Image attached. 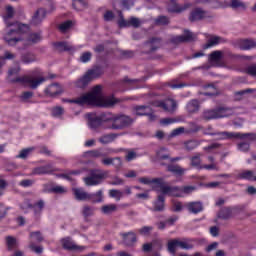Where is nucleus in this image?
<instances>
[{
    "label": "nucleus",
    "instance_id": "58",
    "mask_svg": "<svg viewBox=\"0 0 256 256\" xmlns=\"http://www.w3.org/2000/svg\"><path fill=\"white\" fill-rule=\"evenodd\" d=\"M210 9H223L225 7V4L219 0H210L209 4Z\"/></svg>",
    "mask_w": 256,
    "mask_h": 256
},
{
    "label": "nucleus",
    "instance_id": "3",
    "mask_svg": "<svg viewBox=\"0 0 256 256\" xmlns=\"http://www.w3.org/2000/svg\"><path fill=\"white\" fill-rule=\"evenodd\" d=\"M103 120L106 121V129H111L112 131H121L133 123L131 117L123 114H113L111 112H106Z\"/></svg>",
    "mask_w": 256,
    "mask_h": 256
},
{
    "label": "nucleus",
    "instance_id": "19",
    "mask_svg": "<svg viewBox=\"0 0 256 256\" xmlns=\"http://www.w3.org/2000/svg\"><path fill=\"white\" fill-rule=\"evenodd\" d=\"M139 183H142V185H151V183L154 184L153 190L158 191L161 187V183L163 181V178H154V179H149L147 177H141L138 179Z\"/></svg>",
    "mask_w": 256,
    "mask_h": 256
},
{
    "label": "nucleus",
    "instance_id": "55",
    "mask_svg": "<svg viewBox=\"0 0 256 256\" xmlns=\"http://www.w3.org/2000/svg\"><path fill=\"white\" fill-rule=\"evenodd\" d=\"M6 245H7L9 251L13 250V247H15V245H17V239L13 236H7L6 237Z\"/></svg>",
    "mask_w": 256,
    "mask_h": 256
},
{
    "label": "nucleus",
    "instance_id": "25",
    "mask_svg": "<svg viewBox=\"0 0 256 256\" xmlns=\"http://www.w3.org/2000/svg\"><path fill=\"white\" fill-rule=\"evenodd\" d=\"M239 47L242 51H249L255 49L256 41L255 39H242L239 42Z\"/></svg>",
    "mask_w": 256,
    "mask_h": 256
},
{
    "label": "nucleus",
    "instance_id": "39",
    "mask_svg": "<svg viewBox=\"0 0 256 256\" xmlns=\"http://www.w3.org/2000/svg\"><path fill=\"white\" fill-rule=\"evenodd\" d=\"M236 139H248V141H256V133H241L236 132Z\"/></svg>",
    "mask_w": 256,
    "mask_h": 256
},
{
    "label": "nucleus",
    "instance_id": "44",
    "mask_svg": "<svg viewBox=\"0 0 256 256\" xmlns=\"http://www.w3.org/2000/svg\"><path fill=\"white\" fill-rule=\"evenodd\" d=\"M19 207L23 213H29V209H32L33 203H31L30 199H24V201L19 204Z\"/></svg>",
    "mask_w": 256,
    "mask_h": 256
},
{
    "label": "nucleus",
    "instance_id": "61",
    "mask_svg": "<svg viewBox=\"0 0 256 256\" xmlns=\"http://www.w3.org/2000/svg\"><path fill=\"white\" fill-rule=\"evenodd\" d=\"M113 161H117L118 165H121V158L115 157V158H104L102 159L103 165H113Z\"/></svg>",
    "mask_w": 256,
    "mask_h": 256
},
{
    "label": "nucleus",
    "instance_id": "48",
    "mask_svg": "<svg viewBox=\"0 0 256 256\" xmlns=\"http://www.w3.org/2000/svg\"><path fill=\"white\" fill-rule=\"evenodd\" d=\"M48 193H55L56 195H63V193H67V190L63 186H53L47 191Z\"/></svg>",
    "mask_w": 256,
    "mask_h": 256
},
{
    "label": "nucleus",
    "instance_id": "20",
    "mask_svg": "<svg viewBox=\"0 0 256 256\" xmlns=\"http://www.w3.org/2000/svg\"><path fill=\"white\" fill-rule=\"evenodd\" d=\"M145 47H148L149 50L145 53H155L159 47H161V38L152 37L149 41L145 43Z\"/></svg>",
    "mask_w": 256,
    "mask_h": 256
},
{
    "label": "nucleus",
    "instance_id": "8",
    "mask_svg": "<svg viewBox=\"0 0 256 256\" xmlns=\"http://www.w3.org/2000/svg\"><path fill=\"white\" fill-rule=\"evenodd\" d=\"M160 189L162 195H169L170 197H183V191H181V187L166 185L163 179L160 184Z\"/></svg>",
    "mask_w": 256,
    "mask_h": 256
},
{
    "label": "nucleus",
    "instance_id": "11",
    "mask_svg": "<svg viewBox=\"0 0 256 256\" xmlns=\"http://www.w3.org/2000/svg\"><path fill=\"white\" fill-rule=\"evenodd\" d=\"M154 106L160 107V109H163L167 113H173L177 109V102L174 99L160 100L154 102Z\"/></svg>",
    "mask_w": 256,
    "mask_h": 256
},
{
    "label": "nucleus",
    "instance_id": "16",
    "mask_svg": "<svg viewBox=\"0 0 256 256\" xmlns=\"http://www.w3.org/2000/svg\"><path fill=\"white\" fill-rule=\"evenodd\" d=\"M106 153L101 152V149L89 150L84 153L86 159H99L100 157H107L110 153H113V149L107 148Z\"/></svg>",
    "mask_w": 256,
    "mask_h": 256
},
{
    "label": "nucleus",
    "instance_id": "14",
    "mask_svg": "<svg viewBox=\"0 0 256 256\" xmlns=\"http://www.w3.org/2000/svg\"><path fill=\"white\" fill-rule=\"evenodd\" d=\"M105 115H107V112H104L99 116H90L88 118V125L90 129H99L103 123H107V121L103 119Z\"/></svg>",
    "mask_w": 256,
    "mask_h": 256
},
{
    "label": "nucleus",
    "instance_id": "33",
    "mask_svg": "<svg viewBox=\"0 0 256 256\" xmlns=\"http://www.w3.org/2000/svg\"><path fill=\"white\" fill-rule=\"evenodd\" d=\"M134 112L138 117H145V115H149V111H151V106L140 105L134 106Z\"/></svg>",
    "mask_w": 256,
    "mask_h": 256
},
{
    "label": "nucleus",
    "instance_id": "12",
    "mask_svg": "<svg viewBox=\"0 0 256 256\" xmlns=\"http://www.w3.org/2000/svg\"><path fill=\"white\" fill-rule=\"evenodd\" d=\"M45 17H47V10H45V8H39L32 16L30 25H32V27H39V25L43 23Z\"/></svg>",
    "mask_w": 256,
    "mask_h": 256
},
{
    "label": "nucleus",
    "instance_id": "62",
    "mask_svg": "<svg viewBox=\"0 0 256 256\" xmlns=\"http://www.w3.org/2000/svg\"><path fill=\"white\" fill-rule=\"evenodd\" d=\"M103 19H104V21L109 23V22L113 21V19H115V13H113V11H111V10H108L104 13Z\"/></svg>",
    "mask_w": 256,
    "mask_h": 256
},
{
    "label": "nucleus",
    "instance_id": "1",
    "mask_svg": "<svg viewBox=\"0 0 256 256\" xmlns=\"http://www.w3.org/2000/svg\"><path fill=\"white\" fill-rule=\"evenodd\" d=\"M103 87L96 85L90 93L84 94L76 99L63 100L64 103H75L76 105H95L96 107H113L119 101L113 97H103Z\"/></svg>",
    "mask_w": 256,
    "mask_h": 256
},
{
    "label": "nucleus",
    "instance_id": "22",
    "mask_svg": "<svg viewBox=\"0 0 256 256\" xmlns=\"http://www.w3.org/2000/svg\"><path fill=\"white\" fill-rule=\"evenodd\" d=\"M191 7L190 3H186L183 6L172 2V5L168 6L167 11L168 13H183V11H187Z\"/></svg>",
    "mask_w": 256,
    "mask_h": 256
},
{
    "label": "nucleus",
    "instance_id": "40",
    "mask_svg": "<svg viewBox=\"0 0 256 256\" xmlns=\"http://www.w3.org/2000/svg\"><path fill=\"white\" fill-rule=\"evenodd\" d=\"M228 7H231V9H242L243 11L247 9V5L241 0H230Z\"/></svg>",
    "mask_w": 256,
    "mask_h": 256
},
{
    "label": "nucleus",
    "instance_id": "43",
    "mask_svg": "<svg viewBox=\"0 0 256 256\" xmlns=\"http://www.w3.org/2000/svg\"><path fill=\"white\" fill-rule=\"evenodd\" d=\"M42 39L43 36L41 35V32L30 33L28 36V42L33 44L41 42Z\"/></svg>",
    "mask_w": 256,
    "mask_h": 256
},
{
    "label": "nucleus",
    "instance_id": "42",
    "mask_svg": "<svg viewBox=\"0 0 256 256\" xmlns=\"http://www.w3.org/2000/svg\"><path fill=\"white\" fill-rule=\"evenodd\" d=\"M188 113H197L199 111V100H191L187 104Z\"/></svg>",
    "mask_w": 256,
    "mask_h": 256
},
{
    "label": "nucleus",
    "instance_id": "15",
    "mask_svg": "<svg viewBox=\"0 0 256 256\" xmlns=\"http://www.w3.org/2000/svg\"><path fill=\"white\" fill-rule=\"evenodd\" d=\"M61 243H62L63 249H65L66 251H85V249H87V247L85 246H77V244L71 241V238L69 237L63 238L61 240Z\"/></svg>",
    "mask_w": 256,
    "mask_h": 256
},
{
    "label": "nucleus",
    "instance_id": "53",
    "mask_svg": "<svg viewBox=\"0 0 256 256\" xmlns=\"http://www.w3.org/2000/svg\"><path fill=\"white\" fill-rule=\"evenodd\" d=\"M171 211L173 213H181L183 211V204L179 201H172Z\"/></svg>",
    "mask_w": 256,
    "mask_h": 256
},
{
    "label": "nucleus",
    "instance_id": "17",
    "mask_svg": "<svg viewBox=\"0 0 256 256\" xmlns=\"http://www.w3.org/2000/svg\"><path fill=\"white\" fill-rule=\"evenodd\" d=\"M47 97H57L63 93V88L59 83L50 84L45 90Z\"/></svg>",
    "mask_w": 256,
    "mask_h": 256
},
{
    "label": "nucleus",
    "instance_id": "47",
    "mask_svg": "<svg viewBox=\"0 0 256 256\" xmlns=\"http://www.w3.org/2000/svg\"><path fill=\"white\" fill-rule=\"evenodd\" d=\"M191 165L192 167H196V169H203L201 168L203 166L201 165V155L199 153L191 158Z\"/></svg>",
    "mask_w": 256,
    "mask_h": 256
},
{
    "label": "nucleus",
    "instance_id": "50",
    "mask_svg": "<svg viewBox=\"0 0 256 256\" xmlns=\"http://www.w3.org/2000/svg\"><path fill=\"white\" fill-rule=\"evenodd\" d=\"M153 229H154L153 226H143L142 228L138 229V233L143 237H149Z\"/></svg>",
    "mask_w": 256,
    "mask_h": 256
},
{
    "label": "nucleus",
    "instance_id": "35",
    "mask_svg": "<svg viewBox=\"0 0 256 256\" xmlns=\"http://www.w3.org/2000/svg\"><path fill=\"white\" fill-rule=\"evenodd\" d=\"M88 201L91 203H103V190L88 194Z\"/></svg>",
    "mask_w": 256,
    "mask_h": 256
},
{
    "label": "nucleus",
    "instance_id": "60",
    "mask_svg": "<svg viewBox=\"0 0 256 256\" xmlns=\"http://www.w3.org/2000/svg\"><path fill=\"white\" fill-rule=\"evenodd\" d=\"M52 117H61L65 113V109L61 106H56L52 109Z\"/></svg>",
    "mask_w": 256,
    "mask_h": 256
},
{
    "label": "nucleus",
    "instance_id": "45",
    "mask_svg": "<svg viewBox=\"0 0 256 256\" xmlns=\"http://www.w3.org/2000/svg\"><path fill=\"white\" fill-rule=\"evenodd\" d=\"M82 215L85 219H87L88 217H93V215H95V208L85 205L82 209Z\"/></svg>",
    "mask_w": 256,
    "mask_h": 256
},
{
    "label": "nucleus",
    "instance_id": "5",
    "mask_svg": "<svg viewBox=\"0 0 256 256\" xmlns=\"http://www.w3.org/2000/svg\"><path fill=\"white\" fill-rule=\"evenodd\" d=\"M109 177V171L103 169H90L89 175L83 179L87 187H96L101 185Z\"/></svg>",
    "mask_w": 256,
    "mask_h": 256
},
{
    "label": "nucleus",
    "instance_id": "49",
    "mask_svg": "<svg viewBox=\"0 0 256 256\" xmlns=\"http://www.w3.org/2000/svg\"><path fill=\"white\" fill-rule=\"evenodd\" d=\"M165 151H167V148H161L157 153H156V157L159 161H165V160H169V153H165Z\"/></svg>",
    "mask_w": 256,
    "mask_h": 256
},
{
    "label": "nucleus",
    "instance_id": "9",
    "mask_svg": "<svg viewBox=\"0 0 256 256\" xmlns=\"http://www.w3.org/2000/svg\"><path fill=\"white\" fill-rule=\"evenodd\" d=\"M45 81V78L33 79L30 77H17L10 79V83H26L30 89H37L41 83Z\"/></svg>",
    "mask_w": 256,
    "mask_h": 256
},
{
    "label": "nucleus",
    "instance_id": "46",
    "mask_svg": "<svg viewBox=\"0 0 256 256\" xmlns=\"http://www.w3.org/2000/svg\"><path fill=\"white\" fill-rule=\"evenodd\" d=\"M73 9L76 11H83L87 7V2L83 0H73L72 2Z\"/></svg>",
    "mask_w": 256,
    "mask_h": 256
},
{
    "label": "nucleus",
    "instance_id": "59",
    "mask_svg": "<svg viewBox=\"0 0 256 256\" xmlns=\"http://www.w3.org/2000/svg\"><path fill=\"white\" fill-rule=\"evenodd\" d=\"M119 17L120 19L118 20V26L120 27V29L129 27V20H125V18L123 17V12H119Z\"/></svg>",
    "mask_w": 256,
    "mask_h": 256
},
{
    "label": "nucleus",
    "instance_id": "36",
    "mask_svg": "<svg viewBox=\"0 0 256 256\" xmlns=\"http://www.w3.org/2000/svg\"><path fill=\"white\" fill-rule=\"evenodd\" d=\"M223 59V51L221 50H215L208 56V61L210 63H220V61Z\"/></svg>",
    "mask_w": 256,
    "mask_h": 256
},
{
    "label": "nucleus",
    "instance_id": "64",
    "mask_svg": "<svg viewBox=\"0 0 256 256\" xmlns=\"http://www.w3.org/2000/svg\"><path fill=\"white\" fill-rule=\"evenodd\" d=\"M247 75H250L251 77H256V65H250L246 68Z\"/></svg>",
    "mask_w": 256,
    "mask_h": 256
},
{
    "label": "nucleus",
    "instance_id": "27",
    "mask_svg": "<svg viewBox=\"0 0 256 256\" xmlns=\"http://www.w3.org/2000/svg\"><path fill=\"white\" fill-rule=\"evenodd\" d=\"M49 173H53V166L51 164L36 167L32 171V175H49Z\"/></svg>",
    "mask_w": 256,
    "mask_h": 256
},
{
    "label": "nucleus",
    "instance_id": "21",
    "mask_svg": "<svg viewBox=\"0 0 256 256\" xmlns=\"http://www.w3.org/2000/svg\"><path fill=\"white\" fill-rule=\"evenodd\" d=\"M212 137H217L216 141H225L227 139H237V132H213Z\"/></svg>",
    "mask_w": 256,
    "mask_h": 256
},
{
    "label": "nucleus",
    "instance_id": "54",
    "mask_svg": "<svg viewBox=\"0 0 256 256\" xmlns=\"http://www.w3.org/2000/svg\"><path fill=\"white\" fill-rule=\"evenodd\" d=\"M73 27V21L67 20L60 24L59 29L62 33H65L66 31H69Z\"/></svg>",
    "mask_w": 256,
    "mask_h": 256
},
{
    "label": "nucleus",
    "instance_id": "51",
    "mask_svg": "<svg viewBox=\"0 0 256 256\" xmlns=\"http://www.w3.org/2000/svg\"><path fill=\"white\" fill-rule=\"evenodd\" d=\"M184 147L187 151H193V149L199 147V142H197V140H189L184 143Z\"/></svg>",
    "mask_w": 256,
    "mask_h": 256
},
{
    "label": "nucleus",
    "instance_id": "41",
    "mask_svg": "<svg viewBox=\"0 0 256 256\" xmlns=\"http://www.w3.org/2000/svg\"><path fill=\"white\" fill-rule=\"evenodd\" d=\"M54 47L60 53H63V51H71L73 49L67 42H56L54 43Z\"/></svg>",
    "mask_w": 256,
    "mask_h": 256
},
{
    "label": "nucleus",
    "instance_id": "26",
    "mask_svg": "<svg viewBox=\"0 0 256 256\" xmlns=\"http://www.w3.org/2000/svg\"><path fill=\"white\" fill-rule=\"evenodd\" d=\"M43 209H45V200L43 199H40L32 204V210L35 217H41Z\"/></svg>",
    "mask_w": 256,
    "mask_h": 256
},
{
    "label": "nucleus",
    "instance_id": "37",
    "mask_svg": "<svg viewBox=\"0 0 256 256\" xmlns=\"http://www.w3.org/2000/svg\"><path fill=\"white\" fill-rule=\"evenodd\" d=\"M21 61L22 63H25V65H29L30 63H35V61H37V56L31 52H27L22 54Z\"/></svg>",
    "mask_w": 256,
    "mask_h": 256
},
{
    "label": "nucleus",
    "instance_id": "18",
    "mask_svg": "<svg viewBox=\"0 0 256 256\" xmlns=\"http://www.w3.org/2000/svg\"><path fill=\"white\" fill-rule=\"evenodd\" d=\"M126 247H133L137 243V234L135 232H125L120 234Z\"/></svg>",
    "mask_w": 256,
    "mask_h": 256
},
{
    "label": "nucleus",
    "instance_id": "32",
    "mask_svg": "<svg viewBox=\"0 0 256 256\" xmlns=\"http://www.w3.org/2000/svg\"><path fill=\"white\" fill-rule=\"evenodd\" d=\"M237 179L255 181V172H253V170H243L237 175Z\"/></svg>",
    "mask_w": 256,
    "mask_h": 256
},
{
    "label": "nucleus",
    "instance_id": "63",
    "mask_svg": "<svg viewBox=\"0 0 256 256\" xmlns=\"http://www.w3.org/2000/svg\"><path fill=\"white\" fill-rule=\"evenodd\" d=\"M189 126H190V133H199V131H201V129H203V126L198 125L195 122H190Z\"/></svg>",
    "mask_w": 256,
    "mask_h": 256
},
{
    "label": "nucleus",
    "instance_id": "6",
    "mask_svg": "<svg viewBox=\"0 0 256 256\" xmlns=\"http://www.w3.org/2000/svg\"><path fill=\"white\" fill-rule=\"evenodd\" d=\"M231 115H233V109L230 107L218 106L214 109L204 110L202 113V119H204V121H211L213 119L231 117Z\"/></svg>",
    "mask_w": 256,
    "mask_h": 256
},
{
    "label": "nucleus",
    "instance_id": "2",
    "mask_svg": "<svg viewBox=\"0 0 256 256\" xmlns=\"http://www.w3.org/2000/svg\"><path fill=\"white\" fill-rule=\"evenodd\" d=\"M6 11V15L4 16L6 33L4 34L3 39L10 45V47H15L19 41H23V38L19 35L27 33V31H29V26L19 22H9V19H12L13 17V8L8 6Z\"/></svg>",
    "mask_w": 256,
    "mask_h": 256
},
{
    "label": "nucleus",
    "instance_id": "34",
    "mask_svg": "<svg viewBox=\"0 0 256 256\" xmlns=\"http://www.w3.org/2000/svg\"><path fill=\"white\" fill-rule=\"evenodd\" d=\"M119 137V134L111 133V134H105L101 136L98 141L102 145H108V143H113Z\"/></svg>",
    "mask_w": 256,
    "mask_h": 256
},
{
    "label": "nucleus",
    "instance_id": "52",
    "mask_svg": "<svg viewBox=\"0 0 256 256\" xmlns=\"http://www.w3.org/2000/svg\"><path fill=\"white\" fill-rule=\"evenodd\" d=\"M109 197H111L112 199H116V201H121L123 193L121 192V190L112 189L109 190Z\"/></svg>",
    "mask_w": 256,
    "mask_h": 256
},
{
    "label": "nucleus",
    "instance_id": "10",
    "mask_svg": "<svg viewBox=\"0 0 256 256\" xmlns=\"http://www.w3.org/2000/svg\"><path fill=\"white\" fill-rule=\"evenodd\" d=\"M209 17V12L206 10H203L201 7L194 8L188 17L189 21L191 23H195L197 21H203V19H208Z\"/></svg>",
    "mask_w": 256,
    "mask_h": 256
},
{
    "label": "nucleus",
    "instance_id": "29",
    "mask_svg": "<svg viewBox=\"0 0 256 256\" xmlns=\"http://www.w3.org/2000/svg\"><path fill=\"white\" fill-rule=\"evenodd\" d=\"M167 171H169V173H173V175H175L176 177H181L185 175V168H182L181 166L175 164H169L167 166Z\"/></svg>",
    "mask_w": 256,
    "mask_h": 256
},
{
    "label": "nucleus",
    "instance_id": "7",
    "mask_svg": "<svg viewBox=\"0 0 256 256\" xmlns=\"http://www.w3.org/2000/svg\"><path fill=\"white\" fill-rule=\"evenodd\" d=\"M193 247H195V244H193V239L189 238H184L183 240L172 239L168 242V251L172 255L177 253V248L190 251V249H193Z\"/></svg>",
    "mask_w": 256,
    "mask_h": 256
},
{
    "label": "nucleus",
    "instance_id": "4",
    "mask_svg": "<svg viewBox=\"0 0 256 256\" xmlns=\"http://www.w3.org/2000/svg\"><path fill=\"white\" fill-rule=\"evenodd\" d=\"M103 73L104 71L101 66H95L89 69L81 78H79L75 82V85L78 89H85L89 86V83H91L93 79H99Z\"/></svg>",
    "mask_w": 256,
    "mask_h": 256
},
{
    "label": "nucleus",
    "instance_id": "24",
    "mask_svg": "<svg viewBox=\"0 0 256 256\" xmlns=\"http://www.w3.org/2000/svg\"><path fill=\"white\" fill-rule=\"evenodd\" d=\"M218 219H222L223 221H227L233 217V208L231 207H222L220 211L217 213Z\"/></svg>",
    "mask_w": 256,
    "mask_h": 256
},
{
    "label": "nucleus",
    "instance_id": "56",
    "mask_svg": "<svg viewBox=\"0 0 256 256\" xmlns=\"http://www.w3.org/2000/svg\"><path fill=\"white\" fill-rule=\"evenodd\" d=\"M237 149L242 151V153H247L251 149V144L249 142H240L237 144Z\"/></svg>",
    "mask_w": 256,
    "mask_h": 256
},
{
    "label": "nucleus",
    "instance_id": "23",
    "mask_svg": "<svg viewBox=\"0 0 256 256\" xmlns=\"http://www.w3.org/2000/svg\"><path fill=\"white\" fill-rule=\"evenodd\" d=\"M223 43H227V39L221 36H212L205 44L204 49H210V47H215L217 45H221Z\"/></svg>",
    "mask_w": 256,
    "mask_h": 256
},
{
    "label": "nucleus",
    "instance_id": "38",
    "mask_svg": "<svg viewBox=\"0 0 256 256\" xmlns=\"http://www.w3.org/2000/svg\"><path fill=\"white\" fill-rule=\"evenodd\" d=\"M117 211V204H107L101 207V213L103 215H111Z\"/></svg>",
    "mask_w": 256,
    "mask_h": 256
},
{
    "label": "nucleus",
    "instance_id": "28",
    "mask_svg": "<svg viewBox=\"0 0 256 256\" xmlns=\"http://www.w3.org/2000/svg\"><path fill=\"white\" fill-rule=\"evenodd\" d=\"M74 197L77 201H88L89 193L85 192L82 188H74L73 189Z\"/></svg>",
    "mask_w": 256,
    "mask_h": 256
},
{
    "label": "nucleus",
    "instance_id": "57",
    "mask_svg": "<svg viewBox=\"0 0 256 256\" xmlns=\"http://www.w3.org/2000/svg\"><path fill=\"white\" fill-rule=\"evenodd\" d=\"M155 23H156V25H169V23H171V21L169 20V17H167V16H158L155 19Z\"/></svg>",
    "mask_w": 256,
    "mask_h": 256
},
{
    "label": "nucleus",
    "instance_id": "30",
    "mask_svg": "<svg viewBox=\"0 0 256 256\" xmlns=\"http://www.w3.org/2000/svg\"><path fill=\"white\" fill-rule=\"evenodd\" d=\"M187 209L190 213L197 215V213H201V211H203V203L202 202H190L187 205Z\"/></svg>",
    "mask_w": 256,
    "mask_h": 256
},
{
    "label": "nucleus",
    "instance_id": "31",
    "mask_svg": "<svg viewBox=\"0 0 256 256\" xmlns=\"http://www.w3.org/2000/svg\"><path fill=\"white\" fill-rule=\"evenodd\" d=\"M153 211H165V196L163 194L158 195L157 200L154 202Z\"/></svg>",
    "mask_w": 256,
    "mask_h": 256
},
{
    "label": "nucleus",
    "instance_id": "13",
    "mask_svg": "<svg viewBox=\"0 0 256 256\" xmlns=\"http://www.w3.org/2000/svg\"><path fill=\"white\" fill-rule=\"evenodd\" d=\"M191 41H195V35L189 30H184V35L175 36L171 39V42L175 45L179 43H191Z\"/></svg>",
    "mask_w": 256,
    "mask_h": 256
}]
</instances>
